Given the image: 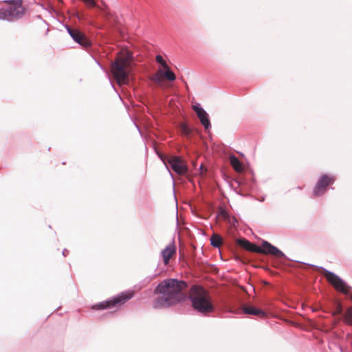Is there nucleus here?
I'll return each instance as SVG.
<instances>
[{
  "instance_id": "1",
  "label": "nucleus",
  "mask_w": 352,
  "mask_h": 352,
  "mask_svg": "<svg viewBox=\"0 0 352 352\" xmlns=\"http://www.w3.org/2000/svg\"><path fill=\"white\" fill-rule=\"evenodd\" d=\"M186 282L176 278L163 280L157 285L154 290L155 294L160 296L153 301L155 309H164L184 301L186 295L183 290L186 289Z\"/></svg>"
},
{
  "instance_id": "2",
  "label": "nucleus",
  "mask_w": 352,
  "mask_h": 352,
  "mask_svg": "<svg viewBox=\"0 0 352 352\" xmlns=\"http://www.w3.org/2000/svg\"><path fill=\"white\" fill-rule=\"evenodd\" d=\"M189 299L192 308L204 316H208L217 309L209 292L202 286L192 285L190 290Z\"/></svg>"
},
{
  "instance_id": "3",
  "label": "nucleus",
  "mask_w": 352,
  "mask_h": 352,
  "mask_svg": "<svg viewBox=\"0 0 352 352\" xmlns=\"http://www.w3.org/2000/svg\"><path fill=\"white\" fill-rule=\"evenodd\" d=\"M132 58V54L125 51L119 53L114 61L111 62V72L118 84L126 82Z\"/></svg>"
},
{
  "instance_id": "4",
  "label": "nucleus",
  "mask_w": 352,
  "mask_h": 352,
  "mask_svg": "<svg viewBox=\"0 0 352 352\" xmlns=\"http://www.w3.org/2000/svg\"><path fill=\"white\" fill-rule=\"evenodd\" d=\"M160 157L166 166L172 178H173V175L170 169L178 175H184L188 173V168L187 164L181 156L160 155Z\"/></svg>"
},
{
  "instance_id": "5",
  "label": "nucleus",
  "mask_w": 352,
  "mask_h": 352,
  "mask_svg": "<svg viewBox=\"0 0 352 352\" xmlns=\"http://www.w3.org/2000/svg\"><path fill=\"white\" fill-rule=\"evenodd\" d=\"M10 6L8 8L0 9V19L8 21H14L21 19L25 9L23 7L22 0H10Z\"/></svg>"
},
{
  "instance_id": "6",
  "label": "nucleus",
  "mask_w": 352,
  "mask_h": 352,
  "mask_svg": "<svg viewBox=\"0 0 352 352\" xmlns=\"http://www.w3.org/2000/svg\"><path fill=\"white\" fill-rule=\"evenodd\" d=\"M243 243L245 248L252 252L263 254H270L277 258L285 257V254L282 251L266 241H263L261 246L256 245L245 239L243 240Z\"/></svg>"
},
{
  "instance_id": "7",
  "label": "nucleus",
  "mask_w": 352,
  "mask_h": 352,
  "mask_svg": "<svg viewBox=\"0 0 352 352\" xmlns=\"http://www.w3.org/2000/svg\"><path fill=\"white\" fill-rule=\"evenodd\" d=\"M133 296V293L131 292H122L111 299L95 305L93 308L96 309H104L107 308L116 307L118 305L124 304L127 300L131 299Z\"/></svg>"
},
{
  "instance_id": "8",
  "label": "nucleus",
  "mask_w": 352,
  "mask_h": 352,
  "mask_svg": "<svg viewBox=\"0 0 352 352\" xmlns=\"http://www.w3.org/2000/svg\"><path fill=\"white\" fill-rule=\"evenodd\" d=\"M324 272V276L327 280L331 283L333 287L340 292H342L344 294H348L349 292L350 287H349L346 283L341 279L338 276L335 274L334 273L321 267Z\"/></svg>"
},
{
  "instance_id": "9",
  "label": "nucleus",
  "mask_w": 352,
  "mask_h": 352,
  "mask_svg": "<svg viewBox=\"0 0 352 352\" xmlns=\"http://www.w3.org/2000/svg\"><path fill=\"white\" fill-rule=\"evenodd\" d=\"M334 181L335 178L333 177L329 176L327 174L322 175L314 188V195L315 197H318L323 195L327 190V187L329 185L332 184Z\"/></svg>"
},
{
  "instance_id": "10",
  "label": "nucleus",
  "mask_w": 352,
  "mask_h": 352,
  "mask_svg": "<svg viewBox=\"0 0 352 352\" xmlns=\"http://www.w3.org/2000/svg\"><path fill=\"white\" fill-rule=\"evenodd\" d=\"M67 30L73 40L80 45L84 47H88L91 46V41L87 38L85 34L80 30L72 28L69 26L67 27Z\"/></svg>"
},
{
  "instance_id": "11",
  "label": "nucleus",
  "mask_w": 352,
  "mask_h": 352,
  "mask_svg": "<svg viewBox=\"0 0 352 352\" xmlns=\"http://www.w3.org/2000/svg\"><path fill=\"white\" fill-rule=\"evenodd\" d=\"M192 109L196 112L197 117L205 129L208 130L210 129L211 127V124L206 111L200 106L199 104L193 105Z\"/></svg>"
},
{
  "instance_id": "12",
  "label": "nucleus",
  "mask_w": 352,
  "mask_h": 352,
  "mask_svg": "<svg viewBox=\"0 0 352 352\" xmlns=\"http://www.w3.org/2000/svg\"><path fill=\"white\" fill-rule=\"evenodd\" d=\"M175 251L176 248L173 242L167 245L166 248L162 251L161 255L163 258L164 265L168 264L170 258L175 253Z\"/></svg>"
},
{
  "instance_id": "13",
  "label": "nucleus",
  "mask_w": 352,
  "mask_h": 352,
  "mask_svg": "<svg viewBox=\"0 0 352 352\" xmlns=\"http://www.w3.org/2000/svg\"><path fill=\"white\" fill-rule=\"evenodd\" d=\"M243 311L245 314L256 316L261 318L266 317V313L264 311L252 306H245Z\"/></svg>"
},
{
  "instance_id": "14",
  "label": "nucleus",
  "mask_w": 352,
  "mask_h": 352,
  "mask_svg": "<svg viewBox=\"0 0 352 352\" xmlns=\"http://www.w3.org/2000/svg\"><path fill=\"white\" fill-rule=\"evenodd\" d=\"M230 163L232 168L236 172H241L243 170V166L240 162V160L234 155H230Z\"/></svg>"
},
{
  "instance_id": "15",
  "label": "nucleus",
  "mask_w": 352,
  "mask_h": 352,
  "mask_svg": "<svg viewBox=\"0 0 352 352\" xmlns=\"http://www.w3.org/2000/svg\"><path fill=\"white\" fill-rule=\"evenodd\" d=\"M210 244L214 248H219L222 244V238L217 234H213L210 238Z\"/></svg>"
},
{
  "instance_id": "16",
  "label": "nucleus",
  "mask_w": 352,
  "mask_h": 352,
  "mask_svg": "<svg viewBox=\"0 0 352 352\" xmlns=\"http://www.w3.org/2000/svg\"><path fill=\"white\" fill-rule=\"evenodd\" d=\"M344 322L350 326H352V307L346 309L344 315Z\"/></svg>"
},
{
  "instance_id": "17",
  "label": "nucleus",
  "mask_w": 352,
  "mask_h": 352,
  "mask_svg": "<svg viewBox=\"0 0 352 352\" xmlns=\"http://www.w3.org/2000/svg\"><path fill=\"white\" fill-rule=\"evenodd\" d=\"M164 78L170 81H173L175 80L176 76L174 74V72L173 71H171L170 67H168V69H164Z\"/></svg>"
},
{
  "instance_id": "18",
  "label": "nucleus",
  "mask_w": 352,
  "mask_h": 352,
  "mask_svg": "<svg viewBox=\"0 0 352 352\" xmlns=\"http://www.w3.org/2000/svg\"><path fill=\"white\" fill-rule=\"evenodd\" d=\"M181 131L185 136H189L192 132L190 128L186 124L182 123L180 125Z\"/></svg>"
},
{
  "instance_id": "19",
  "label": "nucleus",
  "mask_w": 352,
  "mask_h": 352,
  "mask_svg": "<svg viewBox=\"0 0 352 352\" xmlns=\"http://www.w3.org/2000/svg\"><path fill=\"white\" fill-rule=\"evenodd\" d=\"M155 60H156L157 63H158L162 67V68L164 69L168 68L169 66L168 65V64L164 60L163 57L161 55H160V54L157 55L155 57Z\"/></svg>"
},
{
  "instance_id": "20",
  "label": "nucleus",
  "mask_w": 352,
  "mask_h": 352,
  "mask_svg": "<svg viewBox=\"0 0 352 352\" xmlns=\"http://www.w3.org/2000/svg\"><path fill=\"white\" fill-rule=\"evenodd\" d=\"M151 80L156 84H160L162 81V78L159 74H155L151 77Z\"/></svg>"
},
{
  "instance_id": "21",
  "label": "nucleus",
  "mask_w": 352,
  "mask_h": 352,
  "mask_svg": "<svg viewBox=\"0 0 352 352\" xmlns=\"http://www.w3.org/2000/svg\"><path fill=\"white\" fill-rule=\"evenodd\" d=\"M164 69H159L158 71L157 72V74H159L160 76H161V78L164 77Z\"/></svg>"
},
{
  "instance_id": "22",
  "label": "nucleus",
  "mask_w": 352,
  "mask_h": 352,
  "mask_svg": "<svg viewBox=\"0 0 352 352\" xmlns=\"http://www.w3.org/2000/svg\"><path fill=\"white\" fill-rule=\"evenodd\" d=\"M69 254V251L67 249H64L63 251V255L66 256Z\"/></svg>"
},
{
  "instance_id": "23",
  "label": "nucleus",
  "mask_w": 352,
  "mask_h": 352,
  "mask_svg": "<svg viewBox=\"0 0 352 352\" xmlns=\"http://www.w3.org/2000/svg\"><path fill=\"white\" fill-rule=\"evenodd\" d=\"M235 223H238V221H237V220L234 217H233V226H235Z\"/></svg>"
}]
</instances>
